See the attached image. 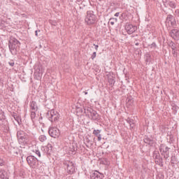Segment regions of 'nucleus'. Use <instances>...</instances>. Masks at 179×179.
Wrapping results in <instances>:
<instances>
[{"mask_svg":"<svg viewBox=\"0 0 179 179\" xmlns=\"http://www.w3.org/2000/svg\"><path fill=\"white\" fill-rule=\"evenodd\" d=\"M8 64L10 66H14L15 65V62H13V61L9 62Z\"/></svg>","mask_w":179,"mask_h":179,"instance_id":"33","label":"nucleus"},{"mask_svg":"<svg viewBox=\"0 0 179 179\" xmlns=\"http://www.w3.org/2000/svg\"><path fill=\"white\" fill-rule=\"evenodd\" d=\"M115 16H116L117 17L118 16H120V13H116L115 14Z\"/></svg>","mask_w":179,"mask_h":179,"instance_id":"36","label":"nucleus"},{"mask_svg":"<svg viewBox=\"0 0 179 179\" xmlns=\"http://www.w3.org/2000/svg\"><path fill=\"white\" fill-rule=\"evenodd\" d=\"M173 55L174 57H177V52H176V50H173Z\"/></svg>","mask_w":179,"mask_h":179,"instance_id":"35","label":"nucleus"},{"mask_svg":"<svg viewBox=\"0 0 179 179\" xmlns=\"http://www.w3.org/2000/svg\"><path fill=\"white\" fill-rule=\"evenodd\" d=\"M136 26H134L131 24H127L125 25V30L128 34H132L133 33H135V31H136Z\"/></svg>","mask_w":179,"mask_h":179,"instance_id":"10","label":"nucleus"},{"mask_svg":"<svg viewBox=\"0 0 179 179\" xmlns=\"http://www.w3.org/2000/svg\"><path fill=\"white\" fill-rule=\"evenodd\" d=\"M46 148L48 149V152H52V145L51 144H48Z\"/></svg>","mask_w":179,"mask_h":179,"instance_id":"28","label":"nucleus"},{"mask_svg":"<svg viewBox=\"0 0 179 179\" xmlns=\"http://www.w3.org/2000/svg\"><path fill=\"white\" fill-rule=\"evenodd\" d=\"M64 165L67 169L68 174H73L75 173V164L71 161H66L64 162Z\"/></svg>","mask_w":179,"mask_h":179,"instance_id":"8","label":"nucleus"},{"mask_svg":"<svg viewBox=\"0 0 179 179\" xmlns=\"http://www.w3.org/2000/svg\"><path fill=\"white\" fill-rule=\"evenodd\" d=\"M170 36L174 40H178L179 38V30L178 29H172L170 32Z\"/></svg>","mask_w":179,"mask_h":179,"instance_id":"12","label":"nucleus"},{"mask_svg":"<svg viewBox=\"0 0 179 179\" xmlns=\"http://www.w3.org/2000/svg\"><path fill=\"white\" fill-rule=\"evenodd\" d=\"M84 113L93 121H97L99 120V113L92 108L85 107L84 108Z\"/></svg>","mask_w":179,"mask_h":179,"instance_id":"3","label":"nucleus"},{"mask_svg":"<svg viewBox=\"0 0 179 179\" xmlns=\"http://www.w3.org/2000/svg\"><path fill=\"white\" fill-rule=\"evenodd\" d=\"M0 179H9L8 172L3 169H0Z\"/></svg>","mask_w":179,"mask_h":179,"instance_id":"14","label":"nucleus"},{"mask_svg":"<svg viewBox=\"0 0 179 179\" xmlns=\"http://www.w3.org/2000/svg\"><path fill=\"white\" fill-rule=\"evenodd\" d=\"M78 2H82V0H77Z\"/></svg>","mask_w":179,"mask_h":179,"instance_id":"40","label":"nucleus"},{"mask_svg":"<svg viewBox=\"0 0 179 179\" xmlns=\"http://www.w3.org/2000/svg\"><path fill=\"white\" fill-rule=\"evenodd\" d=\"M87 142H89V140H87Z\"/></svg>","mask_w":179,"mask_h":179,"instance_id":"42","label":"nucleus"},{"mask_svg":"<svg viewBox=\"0 0 179 179\" xmlns=\"http://www.w3.org/2000/svg\"><path fill=\"white\" fill-rule=\"evenodd\" d=\"M27 162L31 169H38V170L41 169V164H43L36 157L33 155L28 156L27 157Z\"/></svg>","mask_w":179,"mask_h":179,"instance_id":"2","label":"nucleus"},{"mask_svg":"<svg viewBox=\"0 0 179 179\" xmlns=\"http://www.w3.org/2000/svg\"><path fill=\"white\" fill-rule=\"evenodd\" d=\"M174 15L175 16H177L178 17H179V9H177L175 10Z\"/></svg>","mask_w":179,"mask_h":179,"instance_id":"30","label":"nucleus"},{"mask_svg":"<svg viewBox=\"0 0 179 179\" xmlns=\"http://www.w3.org/2000/svg\"><path fill=\"white\" fill-rule=\"evenodd\" d=\"M13 117L15 120V121H17V122H18V124L20 123V117L19 115H17V114L13 113Z\"/></svg>","mask_w":179,"mask_h":179,"instance_id":"21","label":"nucleus"},{"mask_svg":"<svg viewBox=\"0 0 179 179\" xmlns=\"http://www.w3.org/2000/svg\"><path fill=\"white\" fill-rule=\"evenodd\" d=\"M31 118L34 120L36 118V110H31Z\"/></svg>","mask_w":179,"mask_h":179,"instance_id":"25","label":"nucleus"},{"mask_svg":"<svg viewBox=\"0 0 179 179\" xmlns=\"http://www.w3.org/2000/svg\"><path fill=\"white\" fill-rule=\"evenodd\" d=\"M166 20L168 21V23L171 22V26H176V18H174V16L171 15H169L166 17Z\"/></svg>","mask_w":179,"mask_h":179,"instance_id":"13","label":"nucleus"},{"mask_svg":"<svg viewBox=\"0 0 179 179\" xmlns=\"http://www.w3.org/2000/svg\"><path fill=\"white\" fill-rule=\"evenodd\" d=\"M164 3H167V0H163Z\"/></svg>","mask_w":179,"mask_h":179,"instance_id":"38","label":"nucleus"},{"mask_svg":"<svg viewBox=\"0 0 179 179\" xmlns=\"http://www.w3.org/2000/svg\"><path fill=\"white\" fill-rule=\"evenodd\" d=\"M150 57H151L150 54L146 53L145 54V62H150Z\"/></svg>","mask_w":179,"mask_h":179,"instance_id":"24","label":"nucleus"},{"mask_svg":"<svg viewBox=\"0 0 179 179\" xmlns=\"http://www.w3.org/2000/svg\"><path fill=\"white\" fill-rule=\"evenodd\" d=\"M99 1H103V0H99Z\"/></svg>","mask_w":179,"mask_h":179,"instance_id":"43","label":"nucleus"},{"mask_svg":"<svg viewBox=\"0 0 179 179\" xmlns=\"http://www.w3.org/2000/svg\"><path fill=\"white\" fill-rule=\"evenodd\" d=\"M78 150V148L73 145H71L69 147V153L71 155H75V152Z\"/></svg>","mask_w":179,"mask_h":179,"instance_id":"19","label":"nucleus"},{"mask_svg":"<svg viewBox=\"0 0 179 179\" xmlns=\"http://www.w3.org/2000/svg\"><path fill=\"white\" fill-rule=\"evenodd\" d=\"M170 148L165 145L162 144L159 147V152L162 156H164V159H169L170 152Z\"/></svg>","mask_w":179,"mask_h":179,"instance_id":"7","label":"nucleus"},{"mask_svg":"<svg viewBox=\"0 0 179 179\" xmlns=\"http://www.w3.org/2000/svg\"><path fill=\"white\" fill-rule=\"evenodd\" d=\"M84 93H85V94H87V92H84Z\"/></svg>","mask_w":179,"mask_h":179,"instance_id":"41","label":"nucleus"},{"mask_svg":"<svg viewBox=\"0 0 179 179\" xmlns=\"http://www.w3.org/2000/svg\"><path fill=\"white\" fill-rule=\"evenodd\" d=\"M38 110V108L37 107V103L36 101H33L31 103V111H37Z\"/></svg>","mask_w":179,"mask_h":179,"instance_id":"17","label":"nucleus"},{"mask_svg":"<svg viewBox=\"0 0 179 179\" xmlns=\"http://www.w3.org/2000/svg\"><path fill=\"white\" fill-rule=\"evenodd\" d=\"M8 47L12 55H16L20 50V42L15 38H10L8 43Z\"/></svg>","mask_w":179,"mask_h":179,"instance_id":"1","label":"nucleus"},{"mask_svg":"<svg viewBox=\"0 0 179 179\" xmlns=\"http://www.w3.org/2000/svg\"><path fill=\"white\" fill-rule=\"evenodd\" d=\"M49 135L52 137V138H58V136H59L60 135V132H59V129H58V128L57 127H50L49 129Z\"/></svg>","mask_w":179,"mask_h":179,"instance_id":"9","label":"nucleus"},{"mask_svg":"<svg viewBox=\"0 0 179 179\" xmlns=\"http://www.w3.org/2000/svg\"><path fill=\"white\" fill-rule=\"evenodd\" d=\"M33 152L34 153H36V155L38 157H41V153L40 152V151L38 150H34Z\"/></svg>","mask_w":179,"mask_h":179,"instance_id":"27","label":"nucleus"},{"mask_svg":"<svg viewBox=\"0 0 179 179\" xmlns=\"http://www.w3.org/2000/svg\"><path fill=\"white\" fill-rule=\"evenodd\" d=\"M35 35H36V36H38V31H35Z\"/></svg>","mask_w":179,"mask_h":179,"instance_id":"37","label":"nucleus"},{"mask_svg":"<svg viewBox=\"0 0 179 179\" xmlns=\"http://www.w3.org/2000/svg\"><path fill=\"white\" fill-rule=\"evenodd\" d=\"M47 117L49 121H51V122H53V121H57L58 118H59V114H58V112L52 109L48 111Z\"/></svg>","mask_w":179,"mask_h":179,"instance_id":"6","label":"nucleus"},{"mask_svg":"<svg viewBox=\"0 0 179 179\" xmlns=\"http://www.w3.org/2000/svg\"><path fill=\"white\" fill-rule=\"evenodd\" d=\"M144 142L145 143H147V145H150V146H152L154 143V141L151 138H149L148 137L144 138Z\"/></svg>","mask_w":179,"mask_h":179,"instance_id":"20","label":"nucleus"},{"mask_svg":"<svg viewBox=\"0 0 179 179\" xmlns=\"http://www.w3.org/2000/svg\"><path fill=\"white\" fill-rule=\"evenodd\" d=\"M168 5L169 6H170V8H172L173 9L176 8V3L174 1H169Z\"/></svg>","mask_w":179,"mask_h":179,"instance_id":"23","label":"nucleus"},{"mask_svg":"<svg viewBox=\"0 0 179 179\" xmlns=\"http://www.w3.org/2000/svg\"><path fill=\"white\" fill-rule=\"evenodd\" d=\"M101 132V130H99V129L97 130L94 129L93 131V134L95 135V136H97L98 141H101V134H100Z\"/></svg>","mask_w":179,"mask_h":179,"instance_id":"16","label":"nucleus"},{"mask_svg":"<svg viewBox=\"0 0 179 179\" xmlns=\"http://www.w3.org/2000/svg\"><path fill=\"white\" fill-rule=\"evenodd\" d=\"M0 166H5V161L0 158Z\"/></svg>","mask_w":179,"mask_h":179,"instance_id":"32","label":"nucleus"},{"mask_svg":"<svg viewBox=\"0 0 179 179\" xmlns=\"http://www.w3.org/2000/svg\"><path fill=\"white\" fill-rule=\"evenodd\" d=\"M17 138L19 142H21V143L24 144L29 143V141L30 139V137L27 135V134L22 130H20L17 132Z\"/></svg>","mask_w":179,"mask_h":179,"instance_id":"4","label":"nucleus"},{"mask_svg":"<svg viewBox=\"0 0 179 179\" xmlns=\"http://www.w3.org/2000/svg\"><path fill=\"white\" fill-rule=\"evenodd\" d=\"M94 45L95 47L96 51H97V50H99V45L94 44Z\"/></svg>","mask_w":179,"mask_h":179,"instance_id":"34","label":"nucleus"},{"mask_svg":"<svg viewBox=\"0 0 179 179\" xmlns=\"http://www.w3.org/2000/svg\"><path fill=\"white\" fill-rule=\"evenodd\" d=\"M91 179H103L104 178V175L97 171H95L90 175Z\"/></svg>","mask_w":179,"mask_h":179,"instance_id":"11","label":"nucleus"},{"mask_svg":"<svg viewBox=\"0 0 179 179\" xmlns=\"http://www.w3.org/2000/svg\"><path fill=\"white\" fill-rule=\"evenodd\" d=\"M169 47H171V50L174 51V50H176V43H174L173 42H171L169 43Z\"/></svg>","mask_w":179,"mask_h":179,"instance_id":"26","label":"nucleus"},{"mask_svg":"<svg viewBox=\"0 0 179 179\" xmlns=\"http://www.w3.org/2000/svg\"><path fill=\"white\" fill-rule=\"evenodd\" d=\"M152 47H156V43H152Z\"/></svg>","mask_w":179,"mask_h":179,"instance_id":"39","label":"nucleus"},{"mask_svg":"<svg viewBox=\"0 0 179 179\" xmlns=\"http://www.w3.org/2000/svg\"><path fill=\"white\" fill-rule=\"evenodd\" d=\"M127 121L130 125V129H134V128H135V123L134 122V120L129 117L127 119Z\"/></svg>","mask_w":179,"mask_h":179,"instance_id":"18","label":"nucleus"},{"mask_svg":"<svg viewBox=\"0 0 179 179\" xmlns=\"http://www.w3.org/2000/svg\"><path fill=\"white\" fill-rule=\"evenodd\" d=\"M153 157H154V159L157 160V161H155V162H157V163H159V162L162 163V162H163V159L160 158V154L157 151L154 152Z\"/></svg>","mask_w":179,"mask_h":179,"instance_id":"15","label":"nucleus"},{"mask_svg":"<svg viewBox=\"0 0 179 179\" xmlns=\"http://www.w3.org/2000/svg\"><path fill=\"white\" fill-rule=\"evenodd\" d=\"M39 141L40 142H45L47 141V136L44 135H41L39 136Z\"/></svg>","mask_w":179,"mask_h":179,"instance_id":"22","label":"nucleus"},{"mask_svg":"<svg viewBox=\"0 0 179 179\" xmlns=\"http://www.w3.org/2000/svg\"><path fill=\"white\" fill-rule=\"evenodd\" d=\"M96 20H97V17H96V15H94V13L92 10L87 11L85 17L87 24L89 26L94 24V23H96Z\"/></svg>","mask_w":179,"mask_h":179,"instance_id":"5","label":"nucleus"},{"mask_svg":"<svg viewBox=\"0 0 179 179\" xmlns=\"http://www.w3.org/2000/svg\"><path fill=\"white\" fill-rule=\"evenodd\" d=\"M96 52H94L91 56L92 59H94L96 58Z\"/></svg>","mask_w":179,"mask_h":179,"instance_id":"31","label":"nucleus"},{"mask_svg":"<svg viewBox=\"0 0 179 179\" xmlns=\"http://www.w3.org/2000/svg\"><path fill=\"white\" fill-rule=\"evenodd\" d=\"M110 24H112L113 26L114 24V22H117V18H110Z\"/></svg>","mask_w":179,"mask_h":179,"instance_id":"29","label":"nucleus"}]
</instances>
